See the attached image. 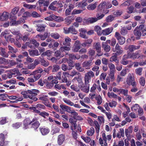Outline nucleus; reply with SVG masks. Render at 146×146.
<instances>
[{"label": "nucleus", "instance_id": "1", "mask_svg": "<svg viewBox=\"0 0 146 146\" xmlns=\"http://www.w3.org/2000/svg\"><path fill=\"white\" fill-rule=\"evenodd\" d=\"M126 82L127 84L129 86L131 85L133 87H136L137 85L134 76L132 75L130 73L128 75Z\"/></svg>", "mask_w": 146, "mask_h": 146}, {"label": "nucleus", "instance_id": "2", "mask_svg": "<svg viewBox=\"0 0 146 146\" xmlns=\"http://www.w3.org/2000/svg\"><path fill=\"white\" fill-rule=\"evenodd\" d=\"M94 76V73L92 71H89L86 73L84 77V84H87L91 81V78Z\"/></svg>", "mask_w": 146, "mask_h": 146}, {"label": "nucleus", "instance_id": "3", "mask_svg": "<svg viewBox=\"0 0 146 146\" xmlns=\"http://www.w3.org/2000/svg\"><path fill=\"white\" fill-rule=\"evenodd\" d=\"M111 7L112 5L110 2H106L105 1H103L98 6V10L101 11L103 8H105L106 7L107 9H109Z\"/></svg>", "mask_w": 146, "mask_h": 146}, {"label": "nucleus", "instance_id": "4", "mask_svg": "<svg viewBox=\"0 0 146 146\" xmlns=\"http://www.w3.org/2000/svg\"><path fill=\"white\" fill-rule=\"evenodd\" d=\"M64 33L66 34L71 33L72 34L76 35L77 33V31L73 26L70 27L68 28L66 27H64Z\"/></svg>", "mask_w": 146, "mask_h": 146}, {"label": "nucleus", "instance_id": "5", "mask_svg": "<svg viewBox=\"0 0 146 146\" xmlns=\"http://www.w3.org/2000/svg\"><path fill=\"white\" fill-rule=\"evenodd\" d=\"M115 36L118 40L120 44L123 45L125 43V38L121 36L118 32H116L115 33Z\"/></svg>", "mask_w": 146, "mask_h": 146}, {"label": "nucleus", "instance_id": "6", "mask_svg": "<svg viewBox=\"0 0 146 146\" xmlns=\"http://www.w3.org/2000/svg\"><path fill=\"white\" fill-rule=\"evenodd\" d=\"M31 120L29 117L26 118L23 121V129L25 130L29 128V125L31 124Z\"/></svg>", "mask_w": 146, "mask_h": 146}, {"label": "nucleus", "instance_id": "7", "mask_svg": "<svg viewBox=\"0 0 146 146\" xmlns=\"http://www.w3.org/2000/svg\"><path fill=\"white\" fill-rule=\"evenodd\" d=\"M127 54L129 58L133 59H136L140 56V51H137L135 53H130V52H128Z\"/></svg>", "mask_w": 146, "mask_h": 146}, {"label": "nucleus", "instance_id": "8", "mask_svg": "<svg viewBox=\"0 0 146 146\" xmlns=\"http://www.w3.org/2000/svg\"><path fill=\"white\" fill-rule=\"evenodd\" d=\"M43 71L42 68L37 70L33 72L34 74V77L36 81L38 80L41 77L40 73Z\"/></svg>", "mask_w": 146, "mask_h": 146}, {"label": "nucleus", "instance_id": "9", "mask_svg": "<svg viewBox=\"0 0 146 146\" xmlns=\"http://www.w3.org/2000/svg\"><path fill=\"white\" fill-rule=\"evenodd\" d=\"M39 130L43 135H45L48 134L50 131L48 128L44 126L40 127L39 128Z\"/></svg>", "mask_w": 146, "mask_h": 146}, {"label": "nucleus", "instance_id": "10", "mask_svg": "<svg viewBox=\"0 0 146 146\" xmlns=\"http://www.w3.org/2000/svg\"><path fill=\"white\" fill-rule=\"evenodd\" d=\"M95 48L97 52V55L99 56H102L103 53L101 52L100 45L99 42H97L94 45Z\"/></svg>", "mask_w": 146, "mask_h": 146}, {"label": "nucleus", "instance_id": "11", "mask_svg": "<svg viewBox=\"0 0 146 146\" xmlns=\"http://www.w3.org/2000/svg\"><path fill=\"white\" fill-rule=\"evenodd\" d=\"M9 15V13L7 12H4L2 14L0 13V21L7 20L8 19Z\"/></svg>", "mask_w": 146, "mask_h": 146}, {"label": "nucleus", "instance_id": "12", "mask_svg": "<svg viewBox=\"0 0 146 146\" xmlns=\"http://www.w3.org/2000/svg\"><path fill=\"white\" fill-rule=\"evenodd\" d=\"M133 32L134 35L136 36V39L137 40L140 39L141 35V31L138 29V27H136Z\"/></svg>", "mask_w": 146, "mask_h": 146}, {"label": "nucleus", "instance_id": "13", "mask_svg": "<svg viewBox=\"0 0 146 146\" xmlns=\"http://www.w3.org/2000/svg\"><path fill=\"white\" fill-rule=\"evenodd\" d=\"M65 139V136L64 135L61 134L59 135L58 137L57 143L59 145H62L64 142Z\"/></svg>", "mask_w": 146, "mask_h": 146}, {"label": "nucleus", "instance_id": "14", "mask_svg": "<svg viewBox=\"0 0 146 146\" xmlns=\"http://www.w3.org/2000/svg\"><path fill=\"white\" fill-rule=\"evenodd\" d=\"M140 45L138 46H136L134 45H129L128 48L129 52L127 51V53L128 52H130V53L133 52L134 50L139 49L140 48Z\"/></svg>", "mask_w": 146, "mask_h": 146}, {"label": "nucleus", "instance_id": "15", "mask_svg": "<svg viewBox=\"0 0 146 146\" xmlns=\"http://www.w3.org/2000/svg\"><path fill=\"white\" fill-rule=\"evenodd\" d=\"M90 84L89 83L87 84H85V85L84 83L83 86H80L79 88L84 92L86 93H88L89 91Z\"/></svg>", "mask_w": 146, "mask_h": 146}, {"label": "nucleus", "instance_id": "16", "mask_svg": "<svg viewBox=\"0 0 146 146\" xmlns=\"http://www.w3.org/2000/svg\"><path fill=\"white\" fill-rule=\"evenodd\" d=\"M92 41V39H89L86 40L84 42L82 43V45L84 47H87L88 48L91 45V43Z\"/></svg>", "mask_w": 146, "mask_h": 146}, {"label": "nucleus", "instance_id": "17", "mask_svg": "<svg viewBox=\"0 0 146 146\" xmlns=\"http://www.w3.org/2000/svg\"><path fill=\"white\" fill-rule=\"evenodd\" d=\"M60 107L62 110H65V111L68 112L69 113H72V110H71V107H70L63 104L60 105Z\"/></svg>", "mask_w": 146, "mask_h": 146}, {"label": "nucleus", "instance_id": "18", "mask_svg": "<svg viewBox=\"0 0 146 146\" xmlns=\"http://www.w3.org/2000/svg\"><path fill=\"white\" fill-rule=\"evenodd\" d=\"M80 41L78 40H77L75 42L74 45L73 47V51L74 52H78L80 49Z\"/></svg>", "mask_w": 146, "mask_h": 146}, {"label": "nucleus", "instance_id": "19", "mask_svg": "<svg viewBox=\"0 0 146 146\" xmlns=\"http://www.w3.org/2000/svg\"><path fill=\"white\" fill-rule=\"evenodd\" d=\"M129 58L127 54V55H123V58L121 60V64H131V62L130 63V61L129 60H127V59L128 58Z\"/></svg>", "mask_w": 146, "mask_h": 146}, {"label": "nucleus", "instance_id": "20", "mask_svg": "<svg viewBox=\"0 0 146 146\" xmlns=\"http://www.w3.org/2000/svg\"><path fill=\"white\" fill-rule=\"evenodd\" d=\"M102 47L104 49V50L106 52H109L110 50V47L108 45V43L106 42H103L102 43Z\"/></svg>", "mask_w": 146, "mask_h": 146}, {"label": "nucleus", "instance_id": "21", "mask_svg": "<svg viewBox=\"0 0 146 146\" xmlns=\"http://www.w3.org/2000/svg\"><path fill=\"white\" fill-rule=\"evenodd\" d=\"M76 69L79 72H83L84 70V67L87 66L86 64H74Z\"/></svg>", "mask_w": 146, "mask_h": 146}, {"label": "nucleus", "instance_id": "22", "mask_svg": "<svg viewBox=\"0 0 146 146\" xmlns=\"http://www.w3.org/2000/svg\"><path fill=\"white\" fill-rule=\"evenodd\" d=\"M0 55L3 57L8 58V54L5 52V49L2 47H0Z\"/></svg>", "mask_w": 146, "mask_h": 146}, {"label": "nucleus", "instance_id": "23", "mask_svg": "<svg viewBox=\"0 0 146 146\" xmlns=\"http://www.w3.org/2000/svg\"><path fill=\"white\" fill-rule=\"evenodd\" d=\"M27 92L29 94H31V96H35L38 94L40 92L38 90L36 89H31V90H28Z\"/></svg>", "mask_w": 146, "mask_h": 146}, {"label": "nucleus", "instance_id": "24", "mask_svg": "<svg viewBox=\"0 0 146 146\" xmlns=\"http://www.w3.org/2000/svg\"><path fill=\"white\" fill-rule=\"evenodd\" d=\"M73 80L75 81L76 80L77 81L78 83V87H79L82 85L83 86L84 85V83L82 82V80L81 78V76H78L76 77H75L73 79Z\"/></svg>", "mask_w": 146, "mask_h": 146}, {"label": "nucleus", "instance_id": "25", "mask_svg": "<svg viewBox=\"0 0 146 146\" xmlns=\"http://www.w3.org/2000/svg\"><path fill=\"white\" fill-rule=\"evenodd\" d=\"M113 28L112 27L106 29L102 30L103 35H107L110 34L112 31Z\"/></svg>", "mask_w": 146, "mask_h": 146}, {"label": "nucleus", "instance_id": "26", "mask_svg": "<svg viewBox=\"0 0 146 146\" xmlns=\"http://www.w3.org/2000/svg\"><path fill=\"white\" fill-rule=\"evenodd\" d=\"M74 66V64H62V69L64 71L70 70L72 67Z\"/></svg>", "mask_w": 146, "mask_h": 146}, {"label": "nucleus", "instance_id": "27", "mask_svg": "<svg viewBox=\"0 0 146 146\" xmlns=\"http://www.w3.org/2000/svg\"><path fill=\"white\" fill-rule=\"evenodd\" d=\"M69 76V74L66 72H63V75L62 76V82H66L67 81V77Z\"/></svg>", "mask_w": 146, "mask_h": 146}, {"label": "nucleus", "instance_id": "28", "mask_svg": "<svg viewBox=\"0 0 146 146\" xmlns=\"http://www.w3.org/2000/svg\"><path fill=\"white\" fill-rule=\"evenodd\" d=\"M132 130L133 128L131 126H129L128 129H125V135L128 138L130 136L131 133L132 132Z\"/></svg>", "mask_w": 146, "mask_h": 146}, {"label": "nucleus", "instance_id": "29", "mask_svg": "<svg viewBox=\"0 0 146 146\" xmlns=\"http://www.w3.org/2000/svg\"><path fill=\"white\" fill-rule=\"evenodd\" d=\"M64 53H63L60 50L56 51L54 53V56L57 57H59L60 58L63 57L64 55Z\"/></svg>", "mask_w": 146, "mask_h": 146}, {"label": "nucleus", "instance_id": "30", "mask_svg": "<svg viewBox=\"0 0 146 146\" xmlns=\"http://www.w3.org/2000/svg\"><path fill=\"white\" fill-rule=\"evenodd\" d=\"M37 27L36 30L37 31L40 32H43L45 30L46 26L43 24H38L37 25Z\"/></svg>", "mask_w": 146, "mask_h": 146}, {"label": "nucleus", "instance_id": "31", "mask_svg": "<svg viewBox=\"0 0 146 146\" xmlns=\"http://www.w3.org/2000/svg\"><path fill=\"white\" fill-rule=\"evenodd\" d=\"M51 18L55 21L60 22L63 21V20L62 17L57 16L54 15H52L51 16Z\"/></svg>", "mask_w": 146, "mask_h": 146}, {"label": "nucleus", "instance_id": "32", "mask_svg": "<svg viewBox=\"0 0 146 146\" xmlns=\"http://www.w3.org/2000/svg\"><path fill=\"white\" fill-rule=\"evenodd\" d=\"M29 55L31 56H38L39 55V52L37 50H29Z\"/></svg>", "mask_w": 146, "mask_h": 146}, {"label": "nucleus", "instance_id": "33", "mask_svg": "<svg viewBox=\"0 0 146 146\" xmlns=\"http://www.w3.org/2000/svg\"><path fill=\"white\" fill-rule=\"evenodd\" d=\"M94 30L97 32L98 35H101L102 34V31L100 27L98 26H96L94 28Z\"/></svg>", "mask_w": 146, "mask_h": 146}, {"label": "nucleus", "instance_id": "34", "mask_svg": "<svg viewBox=\"0 0 146 146\" xmlns=\"http://www.w3.org/2000/svg\"><path fill=\"white\" fill-rule=\"evenodd\" d=\"M69 57L68 62H70L71 64H73V60H76V56L74 54H69Z\"/></svg>", "mask_w": 146, "mask_h": 146}, {"label": "nucleus", "instance_id": "35", "mask_svg": "<svg viewBox=\"0 0 146 146\" xmlns=\"http://www.w3.org/2000/svg\"><path fill=\"white\" fill-rule=\"evenodd\" d=\"M108 43L113 46H114L116 42V40L114 38H112L111 40H108L106 41Z\"/></svg>", "mask_w": 146, "mask_h": 146}, {"label": "nucleus", "instance_id": "36", "mask_svg": "<svg viewBox=\"0 0 146 146\" xmlns=\"http://www.w3.org/2000/svg\"><path fill=\"white\" fill-rule=\"evenodd\" d=\"M98 21L96 17H89L86 19V21L90 23H93Z\"/></svg>", "mask_w": 146, "mask_h": 146}, {"label": "nucleus", "instance_id": "37", "mask_svg": "<svg viewBox=\"0 0 146 146\" xmlns=\"http://www.w3.org/2000/svg\"><path fill=\"white\" fill-rule=\"evenodd\" d=\"M40 125V123L39 122H34L31 124V127L34 129L35 130H36L39 127Z\"/></svg>", "mask_w": 146, "mask_h": 146}, {"label": "nucleus", "instance_id": "38", "mask_svg": "<svg viewBox=\"0 0 146 146\" xmlns=\"http://www.w3.org/2000/svg\"><path fill=\"white\" fill-rule=\"evenodd\" d=\"M22 123L21 122H17L13 123L12 125V127L14 129H17L21 126Z\"/></svg>", "mask_w": 146, "mask_h": 146}, {"label": "nucleus", "instance_id": "39", "mask_svg": "<svg viewBox=\"0 0 146 146\" xmlns=\"http://www.w3.org/2000/svg\"><path fill=\"white\" fill-rule=\"evenodd\" d=\"M71 40L68 37H66L65 38V40L63 42V44L67 46H70V42H71Z\"/></svg>", "mask_w": 146, "mask_h": 146}, {"label": "nucleus", "instance_id": "40", "mask_svg": "<svg viewBox=\"0 0 146 146\" xmlns=\"http://www.w3.org/2000/svg\"><path fill=\"white\" fill-rule=\"evenodd\" d=\"M97 4L95 3L94 4H90L88 5L87 8L89 10H94L96 7Z\"/></svg>", "mask_w": 146, "mask_h": 146}, {"label": "nucleus", "instance_id": "41", "mask_svg": "<svg viewBox=\"0 0 146 146\" xmlns=\"http://www.w3.org/2000/svg\"><path fill=\"white\" fill-rule=\"evenodd\" d=\"M94 123L95 125L96 131L97 133H99L100 131V126L98 122L96 121H94Z\"/></svg>", "mask_w": 146, "mask_h": 146}, {"label": "nucleus", "instance_id": "42", "mask_svg": "<svg viewBox=\"0 0 146 146\" xmlns=\"http://www.w3.org/2000/svg\"><path fill=\"white\" fill-rule=\"evenodd\" d=\"M50 36L52 38L55 39H58L60 37V35L57 33H51L50 34Z\"/></svg>", "mask_w": 146, "mask_h": 146}, {"label": "nucleus", "instance_id": "43", "mask_svg": "<svg viewBox=\"0 0 146 146\" xmlns=\"http://www.w3.org/2000/svg\"><path fill=\"white\" fill-rule=\"evenodd\" d=\"M117 56L115 55L112 56L110 59V61L111 62H115V63H118L119 62V60L117 59Z\"/></svg>", "mask_w": 146, "mask_h": 146}, {"label": "nucleus", "instance_id": "44", "mask_svg": "<svg viewBox=\"0 0 146 146\" xmlns=\"http://www.w3.org/2000/svg\"><path fill=\"white\" fill-rule=\"evenodd\" d=\"M9 51L8 52V53L9 52L16 53L17 52V49H14V48L10 45H8V46Z\"/></svg>", "mask_w": 146, "mask_h": 146}, {"label": "nucleus", "instance_id": "45", "mask_svg": "<svg viewBox=\"0 0 146 146\" xmlns=\"http://www.w3.org/2000/svg\"><path fill=\"white\" fill-rule=\"evenodd\" d=\"M70 48L69 47L64 46L61 47L60 48V50L63 53H66V51H69L70 50Z\"/></svg>", "mask_w": 146, "mask_h": 146}, {"label": "nucleus", "instance_id": "46", "mask_svg": "<svg viewBox=\"0 0 146 146\" xmlns=\"http://www.w3.org/2000/svg\"><path fill=\"white\" fill-rule=\"evenodd\" d=\"M127 33V29L125 27H123L121 29L120 33L123 35H125Z\"/></svg>", "mask_w": 146, "mask_h": 146}, {"label": "nucleus", "instance_id": "47", "mask_svg": "<svg viewBox=\"0 0 146 146\" xmlns=\"http://www.w3.org/2000/svg\"><path fill=\"white\" fill-rule=\"evenodd\" d=\"M139 82L141 86H144L145 83V78L143 77H141L139 80Z\"/></svg>", "mask_w": 146, "mask_h": 146}, {"label": "nucleus", "instance_id": "48", "mask_svg": "<svg viewBox=\"0 0 146 146\" xmlns=\"http://www.w3.org/2000/svg\"><path fill=\"white\" fill-rule=\"evenodd\" d=\"M140 106L137 104H136L134 105L131 108V109L133 111H134L135 112L137 111L139 108Z\"/></svg>", "mask_w": 146, "mask_h": 146}, {"label": "nucleus", "instance_id": "49", "mask_svg": "<svg viewBox=\"0 0 146 146\" xmlns=\"http://www.w3.org/2000/svg\"><path fill=\"white\" fill-rule=\"evenodd\" d=\"M114 17L113 15H110L108 16L106 18V21L108 22H110L114 20Z\"/></svg>", "mask_w": 146, "mask_h": 146}, {"label": "nucleus", "instance_id": "50", "mask_svg": "<svg viewBox=\"0 0 146 146\" xmlns=\"http://www.w3.org/2000/svg\"><path fill=\"white\" fill-rule=\"evenodd\" d=\"M113 52L116 51L115 53V55L116 56H119L121 55L123 52V51L122 50V49H118L117 50H114V49H113Z\"/></svg>", "mask_w": 146, "mask_h": 146}, {"label": "nucleus", "instance_id": "51", "mask_svg": "<svg viewBox=\"0 0 146 146\" xmlns=\"http://www.w3.org/2000/svg\"><path fill=\"white\" fill-rule=\"evenodd\" d=\"M74 19V18L72 16H68L65 19L66 21L69 24L71 23L72 21Z\"/></svg>", "mask_w": 146, "mask_h": 146}, {"label": "nucleus", "instance_id": "52", "mask_svg": "<svg viewBox=\"0 0 146 146\" xmlns=\"http://www.w3.org/2000/svg\"><path fill=\"white\" fill-rule=\"evenodd\" d=\"M63 100L65 103L70 106H72L74 105V103L69 100H68L67 99H63Z\"/></svg>", "mask_w": 146, "mask_h": 146}, {"label": "nucleus", "instance_id": "53", "mask_svg": "<svg viewBox=\"0 0 146 146\" xmlns=\"http://www.w3.org/2000/svg\"><path fill=\"white\" fill-rule=\"evenodd\" d=\"M8 60H7L4 58H0V64H7L6 63H9L8 62Z\"/></svg>", "mask_w": 146, "mask_h": 146}, {"label": "nucleus", "instance_id": "54", "mask_svg": "<svg viewBox=\"0 0 146 146\" xmlns=\"http://www.w3.org/2000/svg\"><path fill=\"white\" fill-rule=\"evenodd\" d=\"M52 54V52L50 50H48L44 52H43L41 54V55L44 56H47L48 57L50 56Z\"/></svg>", "mask_w": 146, "mask_h": 146}, {"label": "nucleus", "instance_id": "55", "mask_svg": "<svg viewBox=\"0 0 146 146\" xmlns=\"http://www.w3.org/2000/svg\"><path fill=\"white\" fill-rule=\"evenodd\" d=\"M8 96V95L6 94H0V100L5 101Z\"/></svg>", "mask_w": 146, "mask_h": 146}, {"label": "nucleus", "instance_id": "56", "mask_svg": "<svg viewBox=\"0 0 146 146\" xmlns=\"http://www.w3.org/2000/svg\"><path fill=\"white\" fill-rule=\"evenodd\" d=\"M44 0H39L38 3L39 4V7H37V10H39L40 11H42V9L40 7L42 6V4H43Z\"/></svg>", "mask_w": 146, "mask_h": 146}, {"label": "nucleus", "instance_id": "57", "mask_svg": "<svg viewBox=\"0 0 146 146\" xmlns=\"http://www.w3.org/2000/svg\"><path fill=\"white\" fill-rule=\"evenodd\" d=\"M120 92L121 94H123L125 96L127 95L128 90H125L122 88H120Z\"/></svg>", "mask_w": 146, "mask_h": 146}, {"label": "nucleus", "instance_id": "58", "mask_svg": "<svg viewBox=\"0 0 146 146\" xmlns=\"http://www.w3.org/2000/svg\"><path fill=\"white\" fill-rule=\"evenodd\" d=\"M81 138L87 143H89L91 140L90 137H85L83 136H82Z\"/></svg>", "mask_w": 146, "mask_h": 146}, {"label": "nucleus", "instance_id": "59", "mask_svg": "<svg viewBox=\"0 0 146 146\" xmlns=\"http://www.w3.org/2000/svg\"><path fill=\"white\" fill-rule=\"evenodd\" d=\"M108 95L109 98L112 97L115 98H117V95L113 92L110 93V92H108Z\"/></svg>", "mask_w": 146, "mask_h": 146}, {"label": "nucleus", "instance_id": "60", "mask_svg": "<svg viewBox=\"0 0 146 146\" xmlns=\"http://www.w3.org/2000/svg\"><path fill=\"white\" fill-rule=\"evenodd\" d=\"M115 71L112 70V71H110L109 76L111 79V81H113L114 79V75Z\"/></svg>", "mask_w": 146, "mask_h": 146}, {"label": "nucleus", "instance_id": "61", "mask_svg": "<svg viewBox=\"0 0 146 146\" xmlns=\"http://www.w3.org/2000/svg\"><path fill=\"white\" fill-rule=\"evenodd\" d=\"M16 14H14L10 13L9 15V19L12 21H15L16 20L17 17L15 15Z\"/></svg>", "mask_w": 146, "mask_h": 146}, {"label": "nucleus", "instance_id": "62", "mask_svg": "<svg viewBox=\"0 0 146 146\" xmlns=\"http://www.w3.org/2000/svg\"><path fill=\"white\" fill-rule=\"evenodd\" d=\"M46 86L47 89H51L53 86V84L51 82H47L46 83Z\"/></svg>", "mask_w": 146, "mask_h": 146}, {"label": "nucleus", "instance_id": "63", "mask_svg": "<svg viewBox=\"0 0 146 146\" xmlns=\"http://www.w3.org/2000/svg\"><path fill=\"white\" fill-rule=\"evenodd\" d=\"M49 0H44L43 3V6H44V10H46V7L48 6L49 4Z\"/></svg>", "mask_w": 146, "mask_h": 146}, {"label": "nucleus", "instance_id": "64", "mask_svg": "<svg viewBox=\"0 0 146 146\" xmlns=\"http://www.w3.org/2000/svg\"><path fill=\"white\" fill-rule=\"evenodd\" d=\"M19 7H17L13 9L11 13L14 14H16L19 10Z\"/></svg>", "mask_w": 146, "mask_h": 146}]
</instances>
